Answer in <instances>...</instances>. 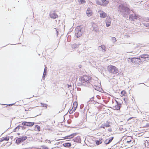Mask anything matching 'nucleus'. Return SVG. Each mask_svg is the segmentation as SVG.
Listing matches in <instances>:
<instances>
[{"mask_svg":"<svg viewBox=\"0 0 149 149\" xmlns=\"http://www.w3.org/2000/svg\"><path fill=\"white\" fill-rule=\"evenodd\" d=\"M100 88L98 86H96V87L95 88V89L98 91H99V90Z\"/></svg>","mask_w":149,"mask_h":149,"instance_id":"nucleus-41","label":"nucleus"},{"mask_svg":"<svg viewBox=\"0 0 149 149\" xmlns=\"http://www.w3.org/2000/svg\"><path fill=\"white\" fill-rule=\"evenodd\" d=\"M148 143L149 144V140L148 141Z\"/></svg>","mask_w":149,"mask_h":149,"instance_id":"nucleus-56","label":"nucleus"},{"mask_svg":"<svg viewBox=\"0 0 149 149\" xmlns=\"http://www.w3.org/2000/svg\"><path fill=\"white\" fill-rule=\"evenodd\" d=\"M105 127H108L110 126V125L108 123H106L104 125Z\"/></svg>","mask_w":149,"mask_h":149,"instance_id":"nucleus-40","label":"nucleus"},{"mask_svg":"<svg viewBox=\"0 0 149 149\" xmlns=\"http://www.w3.org/2000/svg\"><path fill=\"white\" fill-rule=\"evenodd\" d=\"M74 141L76 142L80 143L81 142V140L80 136H77L74 138Z\"/></svg>","mask_w":149,"mask_h":149,"instance_id":"nucleus-16","label":"nucleus"},{"mask_svg":"<svg viewBox=\"0 0 149 149\" xmlns=\"http://www.w3.org/2000/svg\"><path fill=\"white\" fill-rule=\"evenodd\" d=\"M41 104L42 106L45 107H46V108H47V104L42 103H41Z\"/></svg>","mask_w":149,"mask_h":149,"instance_id":"nucleus-36","label":"nucleus"},{"mask_svg":"<svg viewBox=\"0 0 149 149\" xmlns=\"http://www.w3.org/2000/svg\"><path fill=\"white\" fill-rule=\"evenodd\" d=\"M86 14L88 17H90L92 14V13L89 8H88L87 9Z\"/></svg>","mask_w":149,"mask_h":149,"instance_id":"nucleus-20","label":"nucleus"},{"mask_svg":"<svg viewBox=\"0 0 149 149\" xmlns=\"http://www.w3.org/2000/svg\"><path fill=\"white\" fill-rule=\"evenodd\" d=\"M80 45L81 44L79 43L74 44H73L72 46V48L73 49H75V48H78L79 47V45Z\"/></svg>","mask_w":149,"mask_h":149,"instance_id":"nucleus-18","label":"nucleus"},{"mask_svg":"<svg viewBox=\"0 0 149 149\" xmlns=\"http://www.w3.org/2000/svg\"><path fill=\"white\" fill-rule=\"evenodd\" d=\"M54 29V31L56 32V36H57L58 34V29H56L55 28Z\"/></svg>","mask_w":149,"mask_h":149,"instance_id":"nucleus-35","label":"nucleus"},{"mask_svg":"<svg viewBox=\"0 0 149 149\" xmlns=\"http://www.w3.org/2000/svg\"><path fill=\"white\" fill-rule=\"evenodd\" d=\"M19 129H20V126L18 125L14 129L13 131L14 132H17L18 131Z\"/></svg>","mask_w":149,"mask_h":149,"instance_id":"nucleus-25","label":"nucleus"},{"mask_svg":"<svg viewBox=\"0 0 149 149\" xmlns=\"http://www.w3.org/2000/svg\"><path fill=\"white\" fill-rule=\"evenodd\" d=\"M79 80L81 81V83H78V86L81 85L88 87H91L92 86L91 84V77L87 75H84L80 78Z\"/></svg>","mask_w":149,"mask_h":149,"instance_id":"nucleus-1","label":"nucleus"},{"mask_svg":"<svg viewBox=\"0 0 149 149\" xmlns=\"http://www.w3.org/2000/svg\"><path fill=\"white\" fill-rule=\"evenodd\" d=\"M116 105L115 106H113V109H114L119 110L120 109L121 106V104L118 102L117 100H116Z\"/></svg>","mask_w":149,"mask_h":149,"instance_id":"nucleus-11","label":"nucleus"},{"mask_svg":"<svg viewBox=\"0 0 149 149\" xmlns=\"http://www.w3.org/2000/svg\"><path fill=\"white\" fill-rule=\"evenodd\" d=\"M138 17L135 14H130L129 16V19L131 21H134V20L137 19H138Z\"/></svg>","mask_w":149,"mask_h":149,"instance_id":"nucleus-9","label":"nucleus"},{"mask_svg":"<svg viewBox=\"0 0 149 149\" xmlns=\"http://www.w3.org/2000/svg\"><path fill=\"white\" fill-rule=\"evenodd\" d=\"M143 25L144 26L148 27V28H149V23H145L143 24Z\"/></svg>","mask_w":149,"mask_h":149,"instance_id":"nucleus-31","label":"nucleus"},{"mask_svg":"<svg viewBox=\"0 0 149 149\" xmlns=\"http://www.w3.org/2000/svg\"><path fill=\"white\" fill-rule=\"evenodd\" d=\"M27 138V137L26 136L20 137L19 138L17 139L15 141L16 143L17 144H19L20 143L24 141Z\"/></svg>","mask_w":149,"mask_h":149,"instance_id":"nucleus-8","label":"nucleus"},{"mask_svg":"<svg viewBox=\"0 0 149 149\" xmlns=\"http://www.w3.org/2000/svg\"><path fill=\"white\" fill-rule=\"evenodd\" d=\"M106 47L104 45H102L99 47L98 49L102 51L103 52H105L106 51Z\"/></svg>","mask_w":149,"mask_h":149,"instance_id":"nucleus-13","label":"nucleus"},{"mask_svg":"<svg viewBox=\"0 0 149 149\" xmlns=\"http://www.w3.org/2000/svg\"><path fill=\"white\" fill-rule=\"evenodd\" d=\"M100 17L102 18H104L106 17L107 15L105 12L102 11L100 13Z\"/></svg>","mask_w":149,"mask_h":149,"instance_id":"nucleus-15","label":"nucleus"},{"mask_svg":"<svg viewBox=\"0 0 149 149\" xmlns=\"http://www.w3.org/2000/svg\"><path fill=\"white\" fill-rule=\"evenodd\" d=\"M129 53H132L133 54H134L135 53H132V52H130Z\"/></svg>","mask_w":149,"mask_h":149,"instance_id":"nucleus-55","label":"nucleus"},{"mask_svg":"<svg viewBox=\"0 0 149 149\" xmlns=\"http://www.w3.org/2000/svg\"><path fill=\"white\" fill-rule=\"evenodd\" d=\"M79 3H80L81 4L84 3L86 2V1L85 0H79Z\"/></svg>","mask_w":149,"mask_h":149,"instance_id":"nucleus-32","label":"nucleus"},{"mask_svg":"<svg viewBox=\"0 0 149 149\" xmlns=\"http://www.w3.org/2000/svg\"><path fill=\"white\" fill-rule=\"evenodd\" d=\"M25 110L26 111H28L29 110H28V109L27 108V109H25Z\"/></svg>","mask_w":149,"mask_h":149,"instance_id":"nucleus-51","label":"nucleus"},{"mask_svg":"<svg viewBox=\"0 0 149 149\" xmlns=\"http://www.w3.org/2000/svg\"><path fill=\"white\" fill-rule=\"evenodd\" d=\"M83 107V104H81L80 106V108L82 109Z\"/></svg>","mask_w":149,"mask_h":149,"instance_id":"nucleus-47","label":"nucleus"},{"mask_svg":"<svg viewBox=\"0 0 149 149\" xmlns=\"http://www.w3.org/2000/svg\"><path fill=\"white\" fill-rule=\"evenodd\" d=\"M108 71L110 73L116 74L118 72V70L117 68L114 66L110 65L107 67Z\"/></svg>","mask_w":149,"mask_h":149,"instance_id":"nucleus-3","label":"nucleus"},{"mask_svg":"<svg viewBox=\"0 0 149 149\" xmlns=\"http://www.w3.org/2000/svg\"><path fill=\"white\" fill-rule=\"evenodd\" d=\"M63 110H62V111H63ZM61 111H59V113H60V112H61Z\"/></svg>","mask_w":149,"mask_h":149,"instance_id":"nucleus-54","label":"nucleus"},{"mask_svg":"<svg viewBox=\"0 0 149 149\" xmlns=\"http://www.w3.org/2000/svg\"><path fill=\"white\" fill-rule=\"evenodd\" d=\"M76 134V133H73L71 134L70 135L65 136L64 137V139H70L73 138Z\"/></svg>","mask_w":149,"mask_h":149,"instance_id":"nucleus-14","label":"nucleus"},{"mask_svg":"<svg viewBox=\"0 0 149 149\" xmlns=\"http://www.w3.org/2000/svg\"><path fill=\"white\" fill-rule=\"evenodd\" d=\"M18 135H19V134H19V133H18Z\"/></svg>","mask_w":149,"mask_h":149,"instance_id":"nucleus-58","label":"nucleus"},{"mask_svg":"<svg viewBox=\"0 0 149 149\" xmlns=\"http://www.w3.org/2000/svg\"><path fill=\"white\" fill-rule=\"evenodd\" d=\"M130 10L128 7L124 4H121L118 7V12L124 17H126L130 14Z\"/></svg>","mask_w":149,"mask_h":149,"instance_id":"nucleus-2","label":"nucleus"},{"mask_svg":"<svg viewBox=\"0 0 149 149\" xmlns=\"http://www.w3.org/2000/svg\"><path fill=\"white\" fill-rule=\"evenodd\" d=\"M63 146L65 147H69L71 146V144L70 143H64L63 144Z\"/></svg>","mask_w":149,"mask_h":149,"instance_id":"nucleus-21","label":"nucleus"},{"mask_svg":"<svg viewBox=\"0 0 149 149\" xmlns=\"http://www.w3.org/2000/svg\"><path fill=\"white\" fill-rule=\"evenodd\" d=\"M105 127V126L104 125V126L103 125H102L100 127V128H103L104 129Z\"/></svg>","mask_w":149,"mask_h":149,"instance_id":"nucleus-46","label":"nucleus"},{"mask_svg":"<svg viewBox=\"0 0 149 149\" xmlns=\"http://www.w3.org/2000/svg\"><path fill=\"white\" fill-rule=\"evenodd\" d=\"M94 100H90L89 101H88V104H90L91 103V104H93L94 103Z\"/></svg>","mask_w":149,"mask_h":149,"instance_id":"nucleus-29","label":"nucleus"},{"mask_svg":"<svg viewBox=\"0 0 149 149\" xmlns=\"http://www.w3.org/2000/svg\"><path fill=\"white\" fill-rule=\"evenodd\" d=\"M146 126L147 127H149V124H147L146 125Z\"/></svg>","mask_w":149,"mask_h":149,"instance_id":"nucleus-52","label":"nucleus"},{"mask_svg":"<svg viewBox=\"0 0 149 149\" xmlns=\"http://www.w3.org/2000/svg\"><path fill=\"white\" fill-rule=\"evenodd\" d=\"M92 27L93 28V30H94L95 31H97V25L96 24H93L92 25Z\"/></svg>","mask_w":149,"mask_h":149,"instance_id":"nucleus-22","label":"nucleus"},{"mask_svg":"<svg viewBox=\"0 0 149 149\" xmlns=\"http://www.w3.org/2000/svg\"><path fill=\"white\" fill-rule=\"evenodd\" d=\"M72 85H71L67 84V86L68 88H69L70 87H71Z\"/></svg>","mask_w":149,"mask_h":149,"instance_id":"nucleus-45","label":"nucleus"},{"mask_svg":"<svg viewBox=\"0 0 149 149\" xmlns=\"http://www.w3.org/2000/svg\"><path fill=\"white\" fill-rule=\"evenodd\" d=\"M113 138V137H112L106 139L104 141V143L106 145L109 144L112 141Z\"/></svg>","mask_w":149,"mask_h":149,"instance_id":"nucleus-12","label":"nucleus"},{"mask_svg":"<svg viewBox=\"0 0 149 149\" xmlns=\"http://www.w3.org/2000/svg\"><path fill=\"white\" fill-rule=\"evenodd\" d=\"M34 124V123L27 122V126L32 127Z\"/></svg>","mask_w":149,"mask_h":149,"instance_id":"nucleus-23","label":"nucleus"},{"mask_svg":"<svg viewBox=\"0 0 149 149\" xmlns=\"http://www.w3.org/2000/svg\"><path fill=\"white\" fill-rule=\"evenodd\" d=\"M9 137H4V138H2L0 141V142H1L3 141H8L9 140Z\"/></svg>","mask_w":149,"mask_h":149,"instance_id":"nucleus-24","label":"nucleus"},{"mask_svg":"<svg viewBox=\"0 0 149 149\" xmlns=\"http://www.w3.org/2000/svg\"><path fill=\"white\" fill-rule=\"evenodd\" d=\"M112 41L113 42H115L116 41V38L114 37H112L111 38Z\"/></svg>","mask_w":149,"mask_h":149,"instance_id":"nucleus-33","label":"nucleus"},{"mask_svg":"<svg viewBox=\"0 0 149 149\" xmlns=\"http://www.w3.org/2000/svg\"><path fill=\"white\" fill-rule=\"evenodd\" d=\"M102 1H100L99 0H96V3L97 4L103 6H106L108 3H109V1L107 0H101Z\"/></svg>","mask_w":149,"mask_h":149,"instance_id":"nucleus-5","label":"nucleus"},{"mask_svg":"<svg viewBox=\"0 0 149 149\" xmlns=\"http://www.w3.org/2000/svg\"><path fill=\"white\" fill-rule=\"evenodd\" d=\"M132 118L131 117V118H130L128 119V120H130Z\"/></svg>","mask_w":149,"mask_h":149,"instance_id":"nucleus-53","label":"nucleus"},{"mask_svg":"<svg viewBox=\"0 0 149 149\" xmlns=\"http://www.w3.org/2000/svg\"><path fill=\"white\" fill-rule=\"evenodd\" d=\"M90 99L91 100H93L94 99V97H92V98L91 99Z\"/></svg>","mask_w":149,"mask_h":149,"instance_id":"nucleus-49","label":"nucleus"},{"mask_svg":"<svg viewBox=\"0 0 149 149\" xmlns=\"http://www.w3.org/2000/svg\"><path fill=\"white\" fill-rule=\"evenodd\" d=\"M132 139V138L131 136H128L126 138L125 141L127 143H129L131 142Z\"/></svg>","mask_w":149,"mask_h":149,"instance_id":"nucleus-17","label":"nucleus"},{"mask_svg":"<svg viewBox=\"0 0 149 149\" xmlns=\"http://www.w3.org/2000/svg\"><path fill=\"white\" fill-rule=\"evenodd\" d=\"M47 68L45 67L44 70L43 74H46L47 73Z\"/></svg>","mask_w":149,"mask_h":149,"instance_id":"nucleus-30","label":"nucleus"},{"mask_svg":"<svg viewBox=\"0 0 149 149\" xmlns=\"http://www.w3.org/2000/svg\"><path fill=\"white\" fill-rule=\"evenodd\" d=\"M97 97H100V96H97Z\"/></svg>","mask_w":149,"mask_h":149,"instance_id":"nucleus-57","label":"nucleus"},{"mask_svg":"<svg viewBox=\"0 0 149 149\" xmlns=\"http://www.w3.org/2000/svg\"><path fill=\"white\" fill-rule=\"evenodd\" d=\"M73 111L72 110V109L71 110H70L69 111V113L70 114H72L73 113Z\"/></svg>","mask_w":149,"mask_h":149,"instance_id":"nucleus-43","label":"nucleus"},{"mask_svg":"<svg viewBox=\"0 0 149 149\" xmlns=\"http://www.w3.org/2000/svg\"><path fill=\"white\" fill-rule=\"evenodd\" d=\"M35 127L36 128H37V130L38 131H40V127L38 125H36L35 126Z\"/></svg>","mask_w":149,"mask_h":149,"instance_id":"nucleus-27","label":"nucleus"},{"mask_svg":"<svg viewBox=\"0 0 149 149\" xmlns=\"http://www.w3.org/2000/svg\"><path fill=\"white\" fill-rule=\"evenodd\" d=\"M82 32L81 28L80 26H78L76 27L75 30V34L76 37L78 38L80 37L82 35Z\"/></svg>","mask_w":149,"mask_h":149,"instance_id":"nucleus-4","label":"nucleus"},{"mask_svg":"<svg viewBox=\"0 0 149 149\" xmlns=\"http://www.w3.org/2000/svg\"><path fill=\"white\" fill-rule=\"evenodd\" d=\"M76 109V108H72V110L73 111V112L75 111Z\"/></svg>","mask_w":149,"mask_h":149,"instance_id":"nucleus-44","label":"nucleus"},{"mask_svg":"<svg viewBox=\"0 0 149 149\" xmlns=\"http://www.w3.org/2000/svg\"><path fill=\"white\" fill-rule=\"evenodd\" d=\"M22 125L23 126H27V122H22Z\"/></svg>","mask_w":149,"mask_h":149,"instance_id":"nucleus-37","label":"nucleus"},{"mask_svg":"<svg viewBox=\"0 0 149 149\" xmlns=\"http://www.w3.org/2000/svg\"><path fill=\"white\" fill-rule=\"evenodd\" d=\"M106 26L107 27H109L110 25L111 22L108 21H107L106 20Z\"/></svg>","mask_w":149,"mask_h":149,"instance_id":"nucleus-28","label":"nucleus"},{"mask_svg":"<svg viewBox=\"0 0 149 149\" xmlns=\"http://www.w3.org/2000/svg\"><path fill=\"white\" fill-rule=\"evenodd\" d=\"M26 127L23 126H20V129H21L22 130H24L25 129H26Z\"/></svg>","mask_w":149,"mask_h":149,"instance_id":"nucleus-39","label":"nucleus"},{"mask_svg":"<svg viewBox=\"0 0 149 149\" xmlns=\"http://www.w3.org/2000/svg\"><path fill=\"white\" fill-rule=\"evenodd\" d=\"M121 94L122 95L125 96L126 95V92L125 91H123L121 92Z\"/></svg>","mask_w":149,"mask_h":149,"instance_id":"nucleus-34","label":"nucleus"},{"mask_svg":"<svg viewBox=\"0 0 149 149\" xmlns=\"http://www.w3.org/2000/svg\"><path fill=\"white\" fill-rule=\"evenodd\" d=\"M144 20L146 21V22H149V18L148 17H146L144 19Z\"/></svg>","mask_w":149,"mask_h":149,"instance_id":"nucleus-38","label":"nucleus"},{"mask_svg":"<svg viewBox=\"0 0 149 149\" xmlns=\"http://www.w3.org/2000/svg\"><path fill=\"white\" fill-rule=\"evenodd\" d=\"M14 104H9L8 105L10 106V105H13Z\"/></svg>","mask_w":149,"mask_h":149,"instance_id":"nucleus-50","label":"nucleus"},{"mask_svg":"<svg viewBox=\"0 0 149 149\" xmlns=\"http://www.w3.org/2000/svg\"><path fill=\"white\" fill-rule=\"evenodd\" d=\"M49 16L51 18L53 19H56L58 17V15L54 12H50Z\"/></svg>","mask_w":149,"mask_h":149,"instance_id":"nucleus-10","label":"nucleus"},{"mask_svg":"<svg viewBox=\"0 0 149 149\" xmlns=\"http://www.w3.org/2000/svg\"><path fill=\"white\" fill-rule=\"evenodd\" d=\"M77 102H74L73 104V107H74V108H77Z\"/></svg>","mask_w":149,"mask_h":149,"instance_id":"nucleus-26","label":"nucleus"},{"mask_svg":"<svg viewBox=\"0 0 149 149\" xmlns=\"http://www.w3.org/2000/svg\"><path fill=\"white\" fill-rule=\"evenodd\" d=\"M140 58L141 62L146 61H147L149 59V55L146 54H142L139 57Z\"/></svg>","mask_w":149,"mask_h":149,"instance_id":"nucleus-6","label":"nucleus"},{"mask_svg":"<svg viewBox=\"0 0 149 149\" xmlns=\"http://www.w3.org/2000/svg\"><path fill=\"white\" fill-rule=\"evenodd\" d=\"M108 130L109 132H111V128H109V129Z\"/></svg>","mask_w":149,"mask_h":149,"instance_id":"nucleus-48","label":"nucleus"},{"mask_svg":"<svg viewBox=\"0 0 149 149\" xmlns=\"http://www.w3.org/2000/svg\"><path fill=\"white\" fill-rule=\"evenodd\" d=\"M95 142L97 145H99L102 143V138H100L99 140H96Z\"/></svg>","mask_w":149,"mask_h":149,"instance_id":"nucleus-19","label":"nucleus"},{"mask_svg":"<svg viewBox=\"0 0 149 149\" xmlns=\"http://www.w3.org/2000/svg\"><path fill=\"white\" fill-rule=\"evenodd\" d=\"M46 75V74H43L42 79H45V76Z\"/></svg>","mask_w":149,"mask_h":149,"instance_id":"nucleus-42","label":"nucleus"},{"mask_svg":"<svg viewBox=\"0 0 149 149\" xmlns=\"http://www.w3.org/2000/svg\"><path fill=\"white\" fill-rule=\"evenodd\" d=\"M131 61L135 65H137L141 62V60L139 58H132L130 59Z\"/></svg>","mask_w":149,"mask_h":149,"instance_id":"nucleus-7","label":"nucleus"}]
</instances>
